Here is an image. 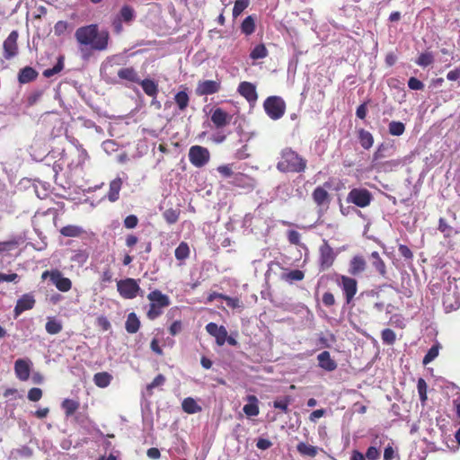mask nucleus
Segmentation results:
<instances>
[{"mask_svg":"<svg viewBox=\"0 0 460 460\" xmlns=\"http://www.w3.org/2000/svg\"><path fill=\"white\" fill-rule=\"evenodd\" d=\"M75 38L82 52L87 48L94 51H104L109 46L110 34L105 30L99 31L97 24H89L76 29Z\"/></svg>","mask_w":460,"mask_h":460,"instance_id":"obj_1","label":"nucleus"},{"mask_svg":"<svg viewBox=\"0 0 460 460\" xmlns=\"http://www.w3.org/2000/svg\"><path fill=\"white\" fill-rule=\"evenodd\" d=\"M306 168V160L290 147L281 151L277 169L281 172H302Z\"/></svg>","mask_w":460,"mask_h":460,"instance_id":"obj_2","label":"nucleus"},{"mask_svg":"<svg viewBox=\"0 0 460 460\" xmlns=\"http://www.w3.org/2000/svg\"><path fill=\"white\" fill-rule=\"evenodd\" d=\"M150 301L146 316L149 320H155L163 314L164 308L170 305V298L160 290L155 289L147 295Z\"/></svg>","mask_w":460,"mask_h":460,"instance_id":"obj_3","label":"nucleus"},{"mask_svg":"<svg viewBox=\"0 0 460 460\" xmlns=\"http://www.w3.org/2000/svg\"><path fill=\"white\" fill-rule=\"evenodd\" d=\"M267 115L273 120L279 119L286 111V103L279 96H270L263 103Z\"/></svg>","mask_w":460,"mask_h":460,"instance_id":"obj_4","label":"nucleus"},{"mask_svg":"<svg viewBox=\"0 0 460 460\" xmlns=\"http://www.w3.org/2000/svg\"><path fill=\"white\" fill-rule=\"evenodd\" d=\"M48 278L57 289L61 292H68L72 288V281L70 279L64 277L62 272L58 269L43 271L41 279L44 280Z\"/></svg>","mask_w":460,"mask_h":460,"instance_id":"obj_5","label":"nucleus"},{"mask_svg":"<svg viewBox=\"0 0 460 460\" xmlns=\"http://www.w3.org/2000/svg\"><path fill=\"white\" fill-rule=\"evenodd\" d=\"M117 290L123 298L133 299L138 295L140 287L137 279L127 278L117 282Z\"/></svg>","mask_w":460,"mask_h":460,"instance_id":"obj_6","label":"nucleus"},{"mask_svg":"<svg viewBox=\"0 0 460 460\" xmlns=\"http://www.w3.org/2000/svg\"><path fill=\"white\" fill-rule=\"evenodd\" d=\"M189 160L197 168L205 166L210 160V153L207 147L192 146L189 150Z\"/></svg>","mask_w":460,"mask_h":460,"instance_id":"obj_7","label":"nucleus"},{"mask_svg":"<svg viewBox=\"0 0 460 460\" xmlns=\"http://www.w3.org/2000/svg\"><path fill=\"white\" fill-rule=\"evenodd\" d=\"M319 253V266L322 270H326L333 264L336 254L326 240L320 246Z\"/></svg>","mask_w":460,"mask_h":460,"instance_id":"obj_8","label":"nucleus"},{"mask_svg":"<svg viewBox=\"0 0 460 460\" xmlns=\"http://www.w3.org/2000/svg\"><path fill=\"white\" fill-rule=\"evenodd\" d=\"M230 184L243 190L244 193H250L256 187V180L248 174L237 172L234 175Z\"/></svg>","mask_w":460,"mask_h":460,"instance_id":"obj_9","label":"nucleus"},{"mask_svg":"<svg viewBox=\"0 0 460 460\" xmlns=\"http://www.w3.org/2000/svg\"><path fill=\"white\" fill-rule=\"evenodd\" d=\"M372 195L366 189H352L349 194L347 200L358 207L364 208L369 205Z\"/></svg>","mask_w":460,"mask_h":460,"instance_id":"obj_10","label":"nucleus"},{"mask_svg":"<svg viewBox=\"0 0 460 460\" xmlns=\"http://www.w3.org/2000/svg\"><path fill=\"white\" fill-rule=\"evenodd\" d=\"M18 31H13L3 43L4 53L3 56L5 59L10 60L18 54Z\"/></svg>","mask_w":460,"mask_h":460,"instance_id":"obj_11","label":"nucleus"},{"mask_svg":"<svg viewBox=\"0 0 460 460\" xmlns=\"http://www.w3.org/2000/svg\"><path fill=\"white\" fill-rule=\"evenodd\" d=\"M35 304L36 300L31 293L22 295L16 302V305L13 309V317L16 319L23 312L32 309Z\"/></svg>","mask_w":460,"mask_h":460,"instance_id":"obj_12","label":"nucleus"},{"mask_svg":"<svg viewBox=\"0 0 460 460\" xmlns=\"http://www.w3.org/2000/svg\"><path fill=\"white\" fill-rule=\"evenodd\" d=\"M221 89L220 81L205 80L199 81L197 84L195 93L199 96L211 95L217 93Z\"/></svg>","mask_w":460,"mask_h":460,"instance_id":"obj_13","label":"nucleus"},{"mask_svg":"<svg viewBox=\"0 0 460 460\" xmlns=\"http://www.w3.org/2000/svg\"><path fill=\"white\" fill-rule=\"evenodd\" d=\"M32 362L29 358H18L14 362V373L21 381H27L30 378Z\"/></svg>","mask_w":460,"mask_h":460,"instance_id":"obj_14","label":"nucleus"},{"mask_svg":"<svg viewBox=\"0 0 460 460\" xmlns=\"http://www.w3.org/2000/svg\"><path fill=\"white\" fill-rule=\"evenodd\" d=\"M206 331L216 339V342L218 346H223L226 343L227 331L225 326H218L215 323H209L206 325Z\"/></svg>","mask_w":460,"mask_h":460,"instance_id":"obj_15","label":"nucleus"},{"mask_svg":"<svg viewBox=\"0 0 460 460\" xmlns=\"http://www.w3.org/2000/svg\"><path fill=\"white\" fill-rule=\"evenodd\" d=\"M210 119L217 128H222L230 123L232 115L221 108H216L211 114Z\"/></svg>","mask_w":460,"mask_h":460,"instance_id":"obj_16","label":"nucleus"},{"mask_svg":"<svg viewBox=\"0 0 460 460\" xmlns=\"http://www.w3.org/2000/svg\"><path fill=\"white\" fill-rule=\"evenodd\" d=\"M238 92L249 102H254L258 98L256 87L250 82H242L238 86Z\"/></svg>","mask_w":460,"mask_h":460,"instance_id":"obj_17","label":"nucleus"},{"mask_svg":"<svg viewBox=\"0 0 460 460\" xmlns=\"http://www.w3.org/2000/svg\"><path fill=\"white\" fill-rule=\"evenodd\" d=\"M341 283L347 303H349L357 292V281L354 279L342 276Z\"/></svg>","mask_w":460,"mask_h":460,"instance_id":"obj_18","label":"nucleus"},{"mask_svg":"<svg viewBox=\"0 0 460 460\" xmlns=\"http://www.w3.org/2000/svg\"><path fill=\"white\" fill-rule=\"evenodd\" d=\"M318 365L326 371H333L337 368V363L331 358L329 351L324 350L317 356Z\"/></svg>","mask_w":460,"mask_h":460,"instance_id":"obj_19","label":"nucleus"},{"mask_svg":"<svg viewBox=\"0 0 460 460\" xmlns=\"http://www.w3.org/2000/svg\"><path fill=\"white\" fill-rule=\"evenodd\" d=\"M117 75L119 79L130 83L138 84L140 80L137 71L133 66L121 67Z\"/></svg>","mask_w":460,"mask_h":460,"instance_id":"obj_20","label":"nucleus"},{"mask_svg":"<svg viewBox=\"0 0 460 460\" xmlns=\"http://www.w3.org/2000/svg\"><path fill=\"white\" fill-rule=\"evenodd\" d=\"M138 84L141 85L144 93L155 99L157 94H158V92H159V89H158V84L157 83H155L154 80H151V79H143V80H139L138 82Z\"/></svg>","mask_w":460,"mask_h":460,"instance_id":"obj_21","label":"nucleus"},{"mask_svg":"<svg viewBox=\"0 0 460 460\" xmlns=\"http://www.w3.org/2000/svg\"><path fill=\"white\" fill-rule=\"evenodd\" d=\"M38 72L31 66H25L19 71L18 81L20 84H28L38 77Z\"/></svg>","mask_w":460,"mask_h":460,"instance_id":"obj_22","label":"nucleus"},{"mask_svg":"<svg viewBox=\"0 0 460 460\" xmlns=\"http://www.w3.org/2000/svg\"><path fill=\"white\" fill-rule=\"evenodd\" d=\"M122 186V180L118 177L111 181L107 198L111 202H115L119 199V191Z\"/></svg>","mask_w":460,"mask_h":460,"instance_id":"obj_23","label":"nucleus"},{"mask_svg":"<svg viewBox=\"0 0 460 460\" xmlns=\"http://www.w3.org/2000/svg\"><path fill=\"white\" fill-rule=\"evenodd\" d=\"M247 400L249 403L245 404L243 408V412L248 417L257 416L260 412L258 406V399L255 395H248Z\"/></svg>","mask_w":460,"mask_h":460,"instance_id":"obj_24","label":"nucleus"},{"mask_svg":"<svg viewBox=\"0 0 460 460\" xmlns=\"http://www.w3.org/2000/svg\"><path fill=\"white\" fill-rule=\"evenodd\" d=\"M79 401L73 399H64L61 402V408L63 409L66 418L71 417L79 409Z\"/></svg>","mask_w":460,"mask_h":460,"instance_id":"obj_25","label":"nucleus"},{"mask_svg":"<svg viewBox=\"0 0 460 460\" xmlns=\"http://www.w3.org/2000/svg\"><path fill=\"white\" fill-rule=\"evenodd\" d=\"M126 331L128 333H136L140 328V321L135 313H129L128 314L126 323H125Z\"/></svg>","mask_w":460,"mask_h":460,"instance_id":"obj_26","label":"nucleus"},{"mask_svg":"<svg viewBox=\"0 0 460 460\" xmlns=\"http://www.w3.org/2000/svg\"><path fill=\"white\" fill-rule=\"evenodd\" d=\"M401 162L399 160H389L385 162L376 161V171L377 172H393L399 167Z\"/></svg>","mask_w":460,"mask_h":460,"instance_id":"obj_27","label":"nucleus"},{"mask_svg":"<svg viewBox=\"0 0 460 460\" xmlns=\"http://www.w3.org/2000/svg\"><path fill=\"white\" fill-rule=\"evenodd\" d=\"M117 16L126 23H130L136 17L134 8L128 4H124Z\"/></svg>","mask_w":460,"mask_h":460,"instance_id":"obj_28","label":"nucleus"},{"mask_svg":"<svg viewBox=\"0 0 460 460\" xmlns=\"http://www.w3.org/2000/svg\"><path fill=\"white\" fill-rule=\"evenodd\" d=\"M59 232L65 237H79L84 233L81 226L75 225L63 226Z\"/></svg>","mask_w":460,"mask_h":460,"instance_id":"obj_29","label":"nucleus"},{"mask_svg":"<svg viewBox=\"0 0 460 460\" xmlns=\"http://www.w3.org/2000/svg\"><path fill=\"white\" fill-rule=\"evenodd\" d=\"M112 376L108 372H98L93 376V382L96 386L105 388L110 385Z\"/></svg>","mask_w":460,"mask_h":460,"instance_id":"obj_30","label":"nucleus"},{"mask_svg":"<svg viewBox=\"0 0 460 460\" xmlns=\"http://www.w3.org/2000/svg\"><path fill=\"white\" fill-rule=\"evenodd\" d=\"M366 269V261L362 256L357 255L353 257L350 261L349 272L352 275H357Z\"/></svg>","mask_w":460,"mask_h":460,"instance_id":"obj_31","label":"nucleus"},{"mask_svg":"<svg viewBox=\"0 0 460 460\" xmlns=\"http://www.w3.org/2000/svg\"><path fill=\"white\" fill-rule=\"evenodd\" d=\"M174 102L181 111H183L187 109L190 103V96L188 93L184 91H180L174 95Z\"/></svg>","mask_w":460,"mask_h":460,"instance_id":"obj_32","label":"nucleus"},{"mask_svg":"<svg viewBox=\"0 0 460 460\" xmlns=\"http://www.w3.org/2000/svg\"><path fill=\"white\" fill-rule=\"evenodd\" d=\"M297 452L305 456L314 457L318 454V448L314 446L300 442L296 446Z\"/></svg>","mask_w":460,"mask_h":460,"instance_id":"obj_33","label":"nucleus"},{"mask_svg":"<svg viewBox=\"0 0 460 460\" xmlns=\"http://www.w3.org/2000/svg\"><path fill=\"white\" fill-rule=\"evenodd\" d=\"M45 329L49 334L54 335L59 333L62 331L63 325L61 322L56 320L55 318H49L46 323Z\"/></svg>","mask_w":460,"mask_h":460,"instance_id":"obj_34","label":"nucleus"},{"mask_svg":"<svg viewBox=\"0 0 460 460\" xmlns=\"http://www.w3.org/2000/svg\"><path fill=\"white\" fill-rule=\"evenodd\" d=\"M443 305L447 312L457 310L460 306L458 298H454L451 294H445L443 296Z\"/></svg>","mask_w":460,"mask_h":460,"instance_id":"obj_35","label":"nucleus"},{"mask_svg":"<svg viewBox=\"0 0 460 460\" xmlns=\"http://www.w3.org/2000/svg\"><path fill=\"white\" fill-rule=\"evenodd\" d=\"M182 410L190 414L196 413L201 410L193 398H185L181 403Z\"/></svg>","mask_w":460,"mask_h":460,"instance_id":"obj_36","label":"nucleus"},{"mask_svg":"<svg viewBox=\"0 0 460 460\" xmlns=\"http://www.w3.org/2000/svg\"><path fill=\"white\" fill-rule=\"evenodd\" d=\"M241 31L245 35H251L255 31V22L252 15L247 16L241 24Z\"/></svg>","mask_w":460,"mask_h":460,"instance_id":"obj_37","label":"nucleus"},{"mask_svg":"<svg viewBox=\"0 0 460 460\" xmlns=\"http://www.w3.org/2000/svg\"><path fill=\"white\" fill-rule=\"evenodd\" d=\"M313 199L317 205L321 206L327 200L328 192L323 187H317L313 192Z\"/></svg>","mask_w":460,"mask_h":460,"instance_id":"obj_38","label":"nucleus"},{"mask_svg":"<svg viewBox=\"0 0 460 460\" xmlns=\"http://www.w3.org/2000/svg\"><path fill=\"white\" fill-rule=\"evenodd\" d=\"M175 258L178 261H184L190 256V248L187 243L181 242L174 252Z\"/></svg>","mask_w":460,"mask_h":460,"instance_id":"obj_39","label":"nucleus"},{"mask_svg":"<svg viewBox=\"0 0 460 460\" xmlns=\"http://www.w3.org/2000/svg\"><path fill=\"white\" fill-rule=\"evenodd\" d=\"M358 139L360 145L366 149L370 148L373 145V137L371 133L364 129H360L358 131Z\"/></svg>","mask_w":460,"mask_h":460,"instance_id":"obj_40","label":"nucleus"},{"mask_svg":"<svg viewBox=\"0 0 460 460\" xmlns=\"http://www.w3.org/2000/svg\"><path fill=\"white\" fill-rule=\"evenodd\" d=\"M268 56V49L264 44L256 45L250 53V58L253 60L264 58Z\"/></svg>","mask_w":460,"mask_h":460,"instance_id":"obj_41","label":"nucleus"},{"mask_svg":"<svg viewBox=\"0 0 460 460\" xmlns=\"http://www.w3.org/2000/svg\"><path fill=\"white\" fill-rule=\"evenodd\" d=\"M434 62V56L431 52L421 53L415 63L422 67H427Z\"/></svg>","mask_w":460,"mask_h":460,"instance_id":"obj_42","label":"nucleus"},{"mask_svg":"<svg viewBox=\"0 0 460 460\" xmlns=\"http://www.w3.org/2000/svg\"><path fill=\"white\" fill-rule=\"evenodd\" d=\"M180 214V209L168 208L164 212L163 217L168 224L172 225L178 221Z\"/></svg>","mask_w":460,"mask_h":460,"instance_id":"obj_43","label":"nucleus"},{"mask_svg":"<svg viewBox=\"0 0 460 460\" xmlns=\"http://www.w3.org/2000/svg\"><path fill=\"white\" fill-rule=\"evenodd\" d=\"M291 402V397L287 395L281 399H277L273 402V406L276 409L281 410L284 413H288L289 411L288 406Z\"/></svg>","mask_w":460,"mask_h":460,"instance_id":"obj_44","label":"nucleus"},{"mask_svg":"<svg viewBox=\"0 0 460 460\" xmlns=\"http://www.w3.org/2000/svg\"><path fill=\"white\" fill-rule=\"evenodd\" d=\"M374 460V446H370L366 453V456L358 450H353L350 460Z\"/></svg>","mask_w":460,"mask_h":460,"instance_id":"obj_45","label":"nucleus"},{"mask_svg":"<svg viewBox=\"0 0 460 460\" xmlns=\"http://www.w3.org/2000/svg\"><path fill=\"white\" fill-rule=\"evenodd\" d=\"M388 130L391 135L399 137L403 134L405 126L402 122L392 121L389 123Z\"/></svg>","mask_w":460,"mask_h":460,"instance_id":"obj_46","label":"nucleus"},{"mask_svg":"<svg viewBox=\"0 0 460 460\" xmlns=\"http://www.w3.org/2000/svg\"><path fill=\"white\" fill-rule=\"evenodd\" d=\"M250 0H235L233 8V17L236 19L249 5Z\"/></svg>","mask_w":460,"mask_h":460,"instance_id":"obj_47","label":"nucleus"},{"mask_svg":"<svg viewBox=\"0 0 460 460\" xmlns=\"http://www.w3.org/2000/svg\"><path fill=\"white\" fill-rule=\"evenodd\" d=\"M439 349L440 345L438 343L432 345L423 358V364L427 365L433 361L438 356Z\"/></svg>","mask_w":460,"mask_h":460,"instance_id":"obj_48","label":"nucleus"},{"mask_svg":"<svg viewBox=\"0 0 460 460\" xmlns=\"http://www.w3.org/2000/svg\"><path fill=\"white\" fill-rule=\"evenodd\" d=\"M283 279L293 282L304 279L305 273L300 270H293L283 275Z\"/></svg>","mask_w":460,"mask_h":460,"instance_id":"obj_49","label":"nucleus"},{"mask_svg":"<svg viewBox=\"0 0 460 460\" xmlns=\"http://www.w3.org/2000/svg\"><path fill=\"white\" fill-rule=\"evenodd\" d=\"M165 376L162 374L157 375L154 380L146 385V392L149 395L153 394V390L155 387L161 386L165 383Z\"/></svg>","mask_w":460,"mask_h":460,"instance_id":"obj_50","label":"nucleus"},{"mask_svg":"<svg viewBox=\"0 0 460 460\" xmlns=\"http://www.w3.org/2000/svg\"><path fill=\"white\" fill-rule=\"evenodd\" d=\"M64 67L63 58H59L57 64L52 68H48L43 71V75L47 78L58 74Z\"/></svg>","mask_w":460,"mask_h":460,"instance_id":"obj_51","label":"nucleus"},{"mask_svg":"<svg viewBox=\"0 0 460 460\" xmlns=\"http://www.w3.org/2000/svg\"><path fill=\"white\" fill-rule=\"evenodd\" d=\"M381 338H382V341H383L384 343L388 344V345H392L395 341L396 335H395V333H394V332L393 330H391V329H385L382 332Z\"/></svg>","mask_w":460,"mask_h":460,"instance_id":"obj_52","label":"nucleus"},{"mask_svg":"<svg viewBox=\"0 0 460 460\" xmlns=\"http://www.w3.org/2000/svg\"><path fill=\"white\" fill-rule=\"evenodd\" d=\"M19 245V240L17 238H13L11 240L5 242H0V252H8Z\"/></svg>","mask_w":460,"mask_h":460,"instance_id":"obj_53","label":"nucleus"},{"mask_svg":"<svg viewBox=\"0 0 460 460\" xmlns=\"http://www.w3.org/2000/svg\"><path fill=\"white\" fill-rule=\"evenodd\" d=\"M384 460H398V454L393 445L388 444L384 451Z\"/></svg>","mask_w":460,"mask_h":460,"instance_id":"obj_54","label":"nucleus"},{"mask_svg":"<svg viewBox=\"0 0 460 460\" xmlns=\"http://www.w3.org/2000/svg\"><path fill=\"white\" fill-rule=\"evenodd\" d=\"M42 394L43 392L40 388L33 387L29 390L27 397L31 402H38L41 399Z\"/></svg>","mask_w":460,"mask_h":460,"instance_id":"obj_55","label":"nucleus"},{"mask_svg":"<svg viewBox=\"0 0 460 460\" xmlns=\"http://www.w3.org/2000/svg\"><path fill=\"white\" fill-rule=\"evenodd\" d=\"M68 28V23L66 21H58L54 26V32L57 36L63 35Z\"/></svg>","mask_w":460,"mask_h":460,"instance_id":"obj_56","label":"nucleus"},{"mask_svg":"<svg viewBox=\"0 0 460 460\" xmlns=\"http://www.w3.org/2000/svg\"><path fill=\"white\" fill-rule=\"evenodd\" d=\"M300 234L296 230L288 231V240L291 244L300 245Z\"/></svg>","mask_w":460,"mask_h":460,"instance_id":"obj_57","label":"nucleus"},{"mask_svg":"<svg viewBox=\"0 0 460 460\" xmlns=\"http://www.w3.org/2000/svg\"><path fill=\"white\" fill-rule=\"evenodd\" d=\"M138 224V218L135 215H129L124 219V226L128 229L135 228Z\"/></svg>","mask_w":460,"mask_h":460,"instance_id":"obj_58","label":"nucleus"},{"mask_svg":"<svg viewBox=\"0 0 460 460\" xmlns=\"http://www.w3.org/2000/svg\"><path fill=\"white\" fill-rule=\"evenodd\" d=\"M217 172L225 178H228L233 176L234 177V172L232 169V166L230 164H224L217 167Z\"/></svg>","mask_w":460,"mask_h":460,"instance_id":"obj_59","label":"nucleus"},{"mask_svg":"<svg viewBox=\"0 0 460 460\" xmlns=\"http://www.w3.org/2000/svg\"><path fill=\"white\" fill-rule=\"evenodd\" d=\"M408 86L411 90L418 91V90H422L424 88V84L416 77H411L408 80Z\"/></svg>","mask_w":460,"mask_h":460,"instance_id":"obj_60","label":"nucleus"},{"mask_svg":"<svg viewBox=\"0 0 460 460\" xmlns=\"http://www.w3.org/2000/svg\"><path fill=\"white\" fill-rule=\"evenodd\" d=\"M182 330V324L181 321H174L169 327V332L172 336L179 334Z\"/></svg>","mask_w":460,"mask_h":460,"instance_id":"obj_61","label":"nucleus"},{"mask_svg":"<svg viewBox=\"0 0 460 460\" xmlns=\"http://www.w3.org/2000/svg\"><path fill=\"white\" fill-rule=\"evenodd\" d=\"M322 300H323V303L324 304V305H326V306H332L335 304L334 296L331 292H325L323 295Z\"/></svg>","mask_w":460,"mask_h":460,"instance_id":"obj_62","label":"nucleus"},{"mask_svg":"<svg viewBox=\"0 0 460 460\" xmlns=\"http://www.w3.org/2000/svg\"><path fill=\"white\" fill-rule=\"evenodd\" d=\"M248 146L247 145L243 146L240 149H238L235 153V158L239 160H244L250 156L247 152Z\"/></svg>","mask_w":460,"mask_h":460,"instance_id":"obj_63","label":"nucleus"},{"mask_svg":"<svg viewBox=\"0 0 460 460\" xmlns=\"http://www.w3.org/2000/svg\"><path fill=\"white\" fill-rule=\"evenodd\" d=\"M97 324L103 331H108L111 328V323L105 316H100L97 318Z\"/></svg>","mask_w":460,"mask_h":460,"instance_id":"obj_64","label":"nucleus"}]
</instances>
